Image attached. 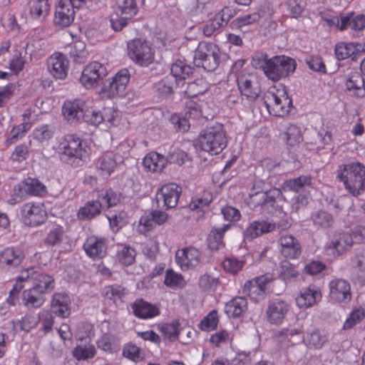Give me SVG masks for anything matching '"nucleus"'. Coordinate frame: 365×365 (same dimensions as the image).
<instances>
[{"mask_svg":"<svg viewBox=\"0 0 365 365\" xmlns=\"http://www.w3.org/2000/svg\"><path fill=\"white\" fill-rule=\"evenodd\" d=\"M87 148L82 138L76 134H68L60 140L57 152L63 162L79 165L80 162L87 157Z\"/></svg>","mask_w":365,"mask_h":365,"instance_id":"1","label":"nucleus"},{"mask_svg":"<svg viewBox=\"0 0 365 365\" xmlns=\"http://www.w3.org/2000/svg\"><path fill=\"white\" fill-rule=\"evenodd\" d=\"M97 197L98 200L87 202L78 210L77 216L79 220H91L101 213L103 205L108 207L115 206L120 200V194L111 188L98 191Z\"/></svg>","mask_w":365,"mask_h":365,"instance_id":"2","label":"nucleus"},{"mask_svg":"<svg viewBox=\"0 0 365 365\" xmlns=\"http://www.w3.org/2000/svg\"><path fill=\"white\" fill-rule=\"evenodd\" d=\"M338 178L353 195H359L365 188V167L359 163L344 165L338 171Z\"/></svg>","mask_w":365,"mask_h":365,"instance_id":"3","label":"nucleus"},{"mask_svg":"<svg viewBox=\"0 0 365 365\" xmlns=\"http://www.w3.org/2000/svg\"><path fill=\"white\" fill-rule=\"evenodd\" d=\"M263 102L270 115L284 117L292 108V101L284 88L270 87L264 94Z\"/></svg>","mask_w":365,"mask_h":365,"instance_id":"4","label":"nucleus"},{"mask_svg":"<svg viewBox=\"0 0 365 365\" xmlns=\"http://www.w3.org/2000/svg\"><path fill=\"white\" fill-rule=\"evenodd\" d=\"M193 69L183 61H177L171 66L170 75L165 76L156 84L158 92L161 96L172 93L174 86L182 87L185 84V79L192 73Z\"/></svg>","mask_w":365,"mask_h":365,"instance_id":"5","label":"nucleus"},{"mask_svg":"<svg viewBox=\"0 0 365 365\" xmlns=\"http://www.w3.org/2000/svg\"><path fill=\"white\" fill-rule=\"evenodd\" d=\"M197 142L201 150L212 155L220 154L227 145L226 133L220 126L202 130L198 136Z\"/></svg>","mask_w":365,"mask_h":365,"instance_id":"6","label":"nucleus"},{"mask_svg":"<svg viewBox=\"0 0 365 365\" xmlns=\"http://www.w3.org/2000/svg\"><path fill=\"white\" fill-rule=\"evenodd\" d=\"M365 238V228L359 227L352 236L349 233H339L327 245L326 252L328 255L337 257L349 250L354 242H360Z\"/></svg>","mask_w":365,"mask_h":365,"instance_id":"7","label":"nucleus"},{"mask_svg":"<svg viewBox=\"0 0 365 365\" xmlns=\"http://www.w3.org/2000/svg\"><path fill=\"white\" fill-rule=\"evenodd\" d=\"M295 66L294 59L283 55L275 56L269 58L264 75L276 82L293 73Z\"/></svg>","mask_w":365,"mask_h":365,"instance_id":"8","label":"nucleus"},{"mask_svg":"<svg viewBox=\"0 0 365 365\" xmlns=\"http://www.w3.org/2000/svg\"><path fill=\"white\" fill-rule=\"evenodd\" d=\"M20 215L24 225L29 227H38L47 218V212L43 203L29 202L21 207Z\"/></svg>","mask_w":365,"mask_h":365,"instance_id":"9","label":"nucleus"},{"mask_svg":"<svg viewBox=\"0 0 365 365\" xmlns=\"http://www.w3.org/2000/svg\"><path fill=\"white\" fill-rule=\"evenodd\" d=\"M130 59L141 66H148L154 60V51L146 41L134 39L128 44Z\"/></svg>","mask_w":365,"mask_h":365,"instance_id":"10","label":"nucleus"},{"mask_svg":"<svg viewBox=\"0 0 365 365\" xmlns=\"http://www.w3.org/2000/svg\"><path fill=\"white\" fill-rule=\"evenodd\" d=\"M107 74V68L104 64L92 61L85 66L79 81L83 87L90 89L97 86Z\"/></svg>","mask_w":365,"mask_h":365,"instance_id":"11","label":"nucleus"},{"mask_svg":"<svg viewBox=\"0 0 365 365\" xmlns=\"http://www.w3.org/2000/svg\"><path fill=\"white\" fill-rule=\"evenodd\" d=\"M130 78V75L128 69L120 70L111 81L103 84L102 93L109 98L124 96Z\"/></svg>","mask_w":365,"mask_h":365,"instance_id":"12","label":"nucleus"},{"mask_svg":"<svg viewBox=\"0 0 365 365\" xmlns=\"http://www.w3.org/2000/svg\"><path fill=\"white\" fill-rule=\"evenodd\" d=\"M182 193V187L175 183L164 185L156 193L158 206L165 210L175 207Z\"/></svg>","mask_w":365,"mask_h":365,"instance_id":"13","label":"nucleus"},{"mask_svg":"<svg viewBox=\"0 0 365 365\" xmlns=\"http://www.w3.org/2000/svg\"><path fill=\"white\" fill-rule=\"evenodd\" d=\"M351 299V286L342 279H333L329 283V300L333 304H344Z\"/></svg>","mask_w":365,"mask_h":365,"instance_id":"14","label":"nucleus"},{"mask_svg":"<svg viewBox=\"0 0 365 365\" xmlns=\"http://www.w3.org/2000/svg\"><path fill=\"white\" fill-rule=\"evenodd\" d=\"M15 195L18 197L43 196L46 193V187L38 179L27 178L14 185Z\"/></svg>","mask_w":365,"mask_h":365,"instance_id":"15","label":"nucleus"},{"mask_svg":"<svg viewBox=\"0 0 365 365\" xmlns=\"http://www.w3.org/2000/svg\"><path fill=\"white\" fill-rule=\"evenodd\" d=\"M201 261V252L195 247L189 246L178 250L175 262L182 271L196 267Z\"/></svg>","mask_w":365,"mask_h":365,"instance_id":"16","label":"nucleus"},{"mask_svg":"<svg viewBox=\"0 0 365 365\" xmlns=\"http://www.w3.org/2000/svg\"><path fill=\"white\" fill-rule=\"evenodd\" d=\"M25 258L23 250L17 247H7L0 251V269L11 270L18 267Z\"/></svg>","mask_w":365,"mask_h":365,"instance_id":"17","label":"nucleus"},{"mask_svg":"<svg viewBox=\"0 0 365 365\" xmlns=\"http://www.w3.org/2000/svg\"><path fill=\"white\" fill-rule=\"evenodd\" d=\"M47 68L54 78L63 80L68 75L69 61L66 55L58 52L54 53L47 61Z\"/></svg>","mask_w":365,"mask_h":365,"instance_id":"18","label":"nucleus"},{"mask_svg":"<svg viewBox=\"0 0 365 365\" xmlns=\"http://www.w3.org/2000/svg\"><path fill=\"white\" fill-rule=\"evenodd\" d=\"M123 162L120 154L108 152L100 156L96 163V168L102 176H110Z\"/></svg>","mask_w":365,"mask_h":365,"instance_id":"19","label":"nucleus"},{"mask_svg":"<svg viewBox=\"0 0 365 365\" xmlns=\"http://www.w3.org/2000/svg\"><path fill=\"white\" fill-rule=\"evenodd\" d=\"M83 248L91 259L98 260L103 258L107 252V240L104 237L91 236L83 243Z\"/></svg>","mask_w":365,"mask_h":365,"instance_id":"20","label":"nucleus"},{"mask_svg":"<svg viewBox=\"0 0 365 365\" xmlns=\"http://www.w3.org/2000/svg\"><path fill=\"white\" fill-rule=\"evenodd\" d=\"M26 271L28 273L29 279H31L35 281L34 288L43 294L49 293L54 289L55 282L52 276L42 273L39 268L34 267L26 269Z\"/></svg>","mask_w":365,"mask_h":365,"instance_id":"21","label":"nucleus"},{"mask_svg":"<svg viewBox=\"0 0 365 365\" xmlns=\"http://www.w3.org/2000/svg\"><path fill=\"white\" fill-rule=\"evenodd\" d=\"M76 6H73L71 2L60 0L56 7L53 19L55 26L60 28L68 27L74 20Z\"/></svg>","mask_w":365,"mask_h":365,"instance_id":"22","label":"nucleus"},{"mask_svg":"<svg viewBox=\"0 0 365 365\" xmlns=\"http://www.w3.org/2000/svg\"><path fill=\"white\" fill-rule=\"evenodd\" d=\"M251 200L255 206H260L262 212L275 215L281 212L282 207L278 205L276 199L265 192H257L250 195Z\"/></svg>","mask_w":365,"mask_h":365,"instance_id":"23","label":"nucleus"},{"mask_svg":"<svg viewBox=\"0 0 365 365\" xmlns=\"http://www.w3.org/2000/svg\"><path fill=\"white\" fill-rule=\"evenodd\" d=\"M276 224L266 220H254L251 222L243 232L245 241H252L254 239L274 230Z\"/></svg>","mask_w":365,"mask_h":365,"instance_id":"24","label":"nucleus"},{"mask_svg":"<svg viewBox=\"0 0 365 365\" xmlns=\"http://www.w3.org/2000/svg\"><path fill=\"white\" fill-rule=\"evenodd\" d=\"M130 307L134 316L140 319H153L160 314L159 307L143 299H137L131 304Z\"/></svg>","mask_w":365,"mask_h":365,"instance_id":"25","label":"nucleus"},{"mask_svg":"<svg viewBox=\"0 0 365 365\" xmlns=\"http://www.w3.org/2000/svg\"><path fill=\"white\" fill-rule=\"evenodd\" d=\"M289 309L290 305L284 301L279 299L272 300L266 312L268 321L273 324H280Z\"/></svg>","mask_w":365,"mask_h":365,"instance_id":"26","label":"nucleus"},{"mask_svg":"<svg viewBox=\"0 0 365 365\" xmlns=\"http://www.w3.org/2000/svg\"><path fill=\"white\" fill-rule=\"evenodd\" d=\"M71 299L64 292L55 293L51 301V312L56 316L65 319L71 314Z\"/></svg>","mask_w":365,"mask_h":365,"instance_id":"27","label":"nucleus"},{"mask_svg":"<svg viewBox=\"0 0 365 365\" xmlns=\"http://www.w3.org/2000/svg\"><path fill=\"white\" fill-rule=\"evenodd\" d=\"M252 78L251 76H240L237 78V86L241 94L250 101L256 100L261 92L259 83Z\"/></svg>","mask_w":365,"mask_h":365,"instance_id":"28","label":"nucleus"},{"mask_svg":"<svg viewBox=\"0 0 365 365\" xmlns=\"http://www.w3.org/2000/svg\"><path fill=\"white\" fill-rule=\"evenodd\" d=\"M85 103L79 99L66 101L62 107V113L64 118L73 123L83 119Z\"/></svg>","mask_w":365,"mask_h":365,"instance_id":"29","label":"nucleus"},{"mask_svg":"<svg viewBox=\"0 0 365 365\" xmlns=\"http://www.w3.org/2000/svg\"><path fill=\"white\" fill-rule=\"evenodd\" d=\"M229 9L225 8L215 16L209 20L203 26V34L206 36H211L217 32L222 26L227 24L230 19V15L228 14Z\"/></svg>","mask_w":365,"mask_h":365,"instance_id":"30","label":"nucleus"},{"mask_svg":"<svg viewBox=\"0 0 365 365\" xmlns=\"http://www.w3.org/2000/svg\"><path fill=\"white\" fill-rule=\"evenodd\" d=\"M345 87L349 95L362 98L365 96L364 79L359 72L351 73L345 81Z\"/></svg>","mask_w":365,"mask_h":365,"instance_id":"31","label":"nucleus"},{"mask_svg":"<svg viewBox=\"0 0 365 365\" xmlns=\"http://www.w3.org/2000/svg\"><path fill=\"white\" fill-rule=\"evenodd\" d=\"M167 163L168 160L165 156L156 152L148 153L143 160V167L152 173L161 172Z\"/></svg>","mask_w":365,"mask_h":365,"instance_id":"32","label":"nucleus"},{"mask_svg":"<svg viewBox=\"0 0 365 365\" xmlns=\"http://www.w3.org/2000/svg\"><path fill=\"white\" fill-rule=\"evenodd\" d=\"M247 309V301L242 297H236L227 302L224 307L229 317L237 318L242 316Z\"/></svg>","mask_w":365,"mask_h":365,"instance_id":"33","label":"nucleus"},{"mask_svg":"<svg viewBox=\"0 0 365 365\" xmlns=\"http://www.w3.org/2000/svg\"><path fill=\"white\" fill-rule=\"evenodd\" d=\"M322 299L320 289L314 287H307L302 289L298 296V306L301 307H310Z\"/></svg>","mask_w":365,"mask_h":365,"instance_id":"34","label":"nucleus"},{"mask_svg":"<svg viewBox=\"0 0 365 365\" xmlns=\"http://www.w3.org/2000/svg\"><path fill=\"white\" fill-rule=\"evenodd\" d=\"M44 294L43 292L31 287L24 291L23 303L28 308H39L46 301Z\"/></svg>","mask_w":365,"mask_h":365,"instance_id":"35","label":"nucleus"},{"mask_svg":"<svg viewBox=\"0 0 365 365\" xmlns=\"http://www.w3.org/2000/svg\"><path fill=\"white\" fill-rule=\"evenodd\" d=\"M327 340V334L319 330H313L307 332L303 338L304 344L307 347L314 349L322 348Z\"/></svg>","mask_w":365,"mask_h":365,"instance_id":"36","label":"nucleus"},{"mask_svg":"<svg viewBox=\"0 0 365 365\" xmlns=\"http://www.w3.org/2000/svg\"><path fill=\"white\" fill-rule=\"evenodd\" d=\"M31 127L32 124L29 121L24 122L14 126L10 130L9 136L4 141V145L6 147H9L11 145L15 144L18 140L22 139L25 136Z\"/></svg>","mask_w":365,"mask_h":365,"instance_id":"37","label":"nucleus"},{"mask_svg":"<svg viewBox=\"0 0 365 365\" xmlns=\"http://www.w3.org/2000/svg\"><path fill=\"white\" fill-rule=\"evenodd\" d=\"M281 253L287 259H295L297 257V242L292 235H284L279 239Z\"/></svg>","mask_w":365,"mask_h":365,"instance_id":"38","label":"nucleus"},{"mask_svg":"<svg viewBox=\"0 0 365 365\" xmlns=\"http://www.w3.org/2000/svg\"><path fill=\"white\" fill-rule=\"evenodd\" d=\"M230 225H223L219 227H213L207 237L208 246L211 250H218L223 245V238L225 232Z\"/></svg>","mask_w":365,"mask_h":365,"instance_id":"39","label":"nucleus"},{"mask_svg":"<svg viewBox=\"0 0 365 365\" xmlns=\"http://www.w3.org/2000/svg\"><path fill=\"white\" fill-rule=\"evenodd\" d=\"M138 7L135 0H116L115 12L132 19L138 13Z\"/></svg>","mask_w":365,"mask_h":365,"instance_id":"40","label":"nucleus"},{"mask_svg":"<svg viewBox=\"0 0 365 365\" xmlns=\"http://www.w3.org/2000/svg\"><path fill=\"white\" fill-rule=\"evenodd\" d=\"M83 120L92 125L97 126L103 122H108L111 124L114 123L113 116L108 117L106 115H103L101 111L90 109L84 111Z\"/></svg>","mask_w":365,"mask_h":365,"instance_id":"41","label":"nucleus"},{"mask_svg":"<svg viewBox=\"0 0 365 365\" xmlns=\"http://www.w3.org/2000/svg\"><path fill=\"white\" fill-rule=\"evenodd\" d=\"M243 292L256 302L264 299L267 295L264 288H260L253 279L245 283Z\"/></svg>","mask_w":365,"mask_h":365,"instance_id":"42","label":"nucleus"},{"mask_svg":"<svg viewBox=\"0 0 365 365\" xmlns=\"http://www.w3.org/2000/svg\"><path fill=\"white\" fill-rule=\"evenodd\" d=\"M49 11V0H36L30 8V15L35 20H41L47 16Z\"/></svg>","mask_w":365,"mask_h":365,"instance_id":"43","label":"nucleus"},{"mask_svg":"<svg viewBox=\"0 0 365 365\" xmlns=\"http://www.w3.org/2000/svg\"><path fill=\"white\" fill-rule=\"evenodd\" d=\"M209 88V84L201 78L195 81L189 82L185 91V94L190 98H195L204 94Z\"/></svg>","mask_w":365,"mask_h":365,"instance_id":"44","label":"nucleus"},{"mask_svg":"<svg viewBox=\"0 0 365 365\" xmlns=\"http://www.w3.org/2000/svg\"><path fill=\"white\" fill-rule=\"evenodd\" d=\"M106 217L113 232H118L127 224V214L123 211L110 212Z\"/></svg>","mask_w":365,"mask_h":365,"instance_id":"45","label":"nucleus"},{"mask_svg":"<svg viewBox=\"0 0 365 365\" xmlns=\"http://www.w3.org/2000/svg\"><path fill=\"white\" fill-rule=\"evenodd\" d=\"M96 354L94 345L87 343L78 344L73 350V356L78 361H85L92 359Z\"/></svg>","mask_w":365,"mask_h":365,"instance_id":"46","label":"nucleus"},{"mask_svg":"<svg viewBox=\"0 0 365 365\" xmlns=\"http://www.w3.org/2000/svg\"><path fill=\"white\" fill-rule=\"evenodd\" d=\"M38 324H40L41 331L45 334L50 333L54 324L53 314L49 310L43 309L38 314Z\"/></svg>","mask_w":365,"mask_h":365,"instance_id":"47","label":"nucleus"},{"mask_svg":"<svg viewBox=\"0 0 365 365\" xmlns=\"http://www.w3.org/2000/svg\"><path fill=\"white\" fill-rule=\"evenodd\" d=\"M218 54H220V49L216 44L202 42L199 44L197 49L195 52L194 61H199V59H202V58Z\"/></svg>","mask_w":365,"mask_h":365,"instance_id":"48","label":"nucleus"},{"mask_svg":"<svg viewBox=\"0 0 365 365\" xmlns=\"http://www.w3.org/2000/svg\"><path fill=\"white\" fill-rule=\"evenodd\" d=\"M358 50L353 43L340 42L336 45L335 55L339 60H344L351 57Z\"/></svg>","mask_w":365,"mask_h":365,"instance_id":"49","label":"nucleus"},{"mask_svg":"<svg viewBox=\"0 0 365 365\" xmlns=\"http://www.w3.org/2000/svg\"><path fill=\"white\" fill-rule=\"evenodd\" d=\"M164 284L170 288L177 289L184 286L185 280L181 274L168 269L165 272Z\"/></svg>","mask_w":365,"mask_h":365,"instance_id":"50","label":"nucleus"},{"mask_svg":"<svg viewBox=\"0 0 365 365\" xmlns=\"http://www.w3.org/2000/svg\"><path fill=\"white\" fill-rule=\"evenodd\" d=\"M103 294L106 299L116 303L122 301L125 296V289L118 284L109 285L104 287Z\"/></svg>","mask_w":365,"mask_h":365,"instance_id":"51","label":"nucleus"},{"mask_svg":"<svg viewBox=\"0 0 365 365\" xmlns=\"http://www.w3.org/2000/svg\"><path fill=\"white\" fill-rule=\"evenodd\" d=\"M54 134V129L49 125H41L36 127L32 132L34 140L43 143L48 141Z\"/></svg>","mask_w":365,"mask_h":365,"instance_id":"52","label":"nucleus"},{"mask_svg":"<svg viewBox=\"0 0 365 365\" xmlns=\"http://www.w3.org/2000/svg\"><path fill=\"white\" fill-rule=\"evenodd\" d=\"M218 322L217 312L212 310L203 317L198 324V327L202 331H210L217 328Z\"/></svg>","mask_w":365,"mask_h":365,"instance_id":"53","label":"nucleus"},{"mask_svg":"<svg viewBox=\"0 0 365 365\" xmlns=\"http://www.w3.org/2000/svg\"><path fill=\"white\" fill-rule=\"evenodd\" d=\"M180 322L174 320L170 323L163 324L159 328L162 334L170 341L175 340L180 334Z\"/></svg>","mask_w":365,"mask_h":365,"instance_id":"54","label":"nucleus"},{"mask_svg":"<svg viewBox=\"0 0 365 365\" xmlns=\"http://www.w3.org/2000/svg\"><path fill=\"white\" fill-rule=\"evenodd\" d=\"M245 261L235 257H227L222 262L225 272L232 274H237L245 266Z\"/></svg>","mask_w":365,"mask_h":365,"instance_id":"55","label":"nucleus"},{"mask_svg":"<svg viewBox=\"0 0 365 365\" xmlns=\"http://www.w3.org/2000/svg\"><path fill=\"white\" fill-rule=\"evenodd\" d=\"M123 356L134 362H139L144 359L143 352L138 346L132 343L124 346Z\"/></svg>","mask_w":365,"mask_h":365,"instance_id":"56","label":"nucleus"},{"mask_svg":"<svg viewBox=\"0 0 365 365\" xmlns=\"http://www.w3.org/2000/svg\"><path fill=\"white\" fill-rule=\"evenodd\" d=\"M135 250L130 246H121L117 253L119 262L126 266L130 265L135 261Z\"/></svg>","mask_w":365,"mask_h":365,"instance_id":"57","label":"nucleus"},{"mask_svg":"<svg viewBox=\"0 0 365 365\" xmlns=\"http://www.w3.org/2000/svg\"><path fill=\"white\" fill-rule=\"evenodd\" d=\"M64 230L61 226H56L51 229L44 240V242L48 246H55L63 241Z\"/></svg>","mask_w":365,"mask_h":365,"instance_id":"58","label":"nucleus"},{"mask_svg":"<svg viewBox=\"0 0 365 365\" xmlns=\"http://www.w3.org/2000/svg\"><path fill=\"white\" fill-rule=\"evenodd\" d=\"M364 317L365 313L362 308L354 309L345 320L343 329H349L353 328L356 324L360 323Z\"/></svg>","mask_w":365,"mask_h":365,"instance_id":"59","label":"nucleus"},{"mask_svg":"<svg viewBox=\"0 0 365 365\" xmlns=\"http://www.w3.org/2000/svg\"><path fill=\"white\" fill-rule=\"evenodd\" d=\"M31 141L29 144L21 143L17 145L11 154V160L14 162L21 163L26 160L29 155V149Z\"/></svg>","mask_w":365,"mask_h":365,"instance_id":"60","label":"nucleus"},{"mask_svg":"<svg viewBox=\"0 0 365 365\" xmlns=\"http://www.w3.org/2000/svg\"><path fill=\"white\" fill-rule=\"evenodd\" d=\"M22 54V51L18 49L14 50L10 60L9 68L16 74H18L24 68L26 61Z\"/></svg>","mask_w":365,"mask_h":365,"instance_id":"61","label":"nucleus"},{"mask_svg":"<svg viewBox=\"0 0 365 365\" xmlns=\"http://www.w3.org/2000/svg\"><path fill=\"white\" fill-rule=\"evenodd\" d=\"M284 139L286 141L287 148L290 154H294L297 145V125H290L284 133Z\"/></svg>","mask_w":365,"mask_h":365,"instance_id":"62","label":"nucleus"},{"mask_svg":"<svg viewBox=\"0 0 365 365\" xmlns=\"http://www.w3.org/2000/svg\"><path fill=\"white\" fill-rule=\"evenodd\" d=\"M220 62V54L210 56H207L206 58H202V59H199V61H194L195 64L197 67H202L205 70L207 71H215Z\"/></svg>","mask_w":365,"mask_h":365,"instance_id":"63","label":"nucleus"},{"mask_svg":"<svg viewBox=\"0 0 365 365\" xmlns=\"http://www.w3.org/2000/svg\"><path fill=\"white\" fill-rule=\"evenodd\" d=\"M114 343L115 337L109 334H103L96 341L98 349L109 353H112L114 351Z\"/></svg>","mask_w":365,"mask_h":365,"instance_id":"64","label":"nucleus"}]
</instances>
